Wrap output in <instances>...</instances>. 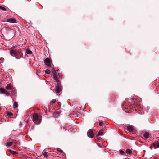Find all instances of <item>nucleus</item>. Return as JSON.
<instances>
[{
    "mask_svg": "<svg viewBox=\"0 0 159 159\" xmlns=\"http://www.w3.org/2000/svg\"><path fill=\"white\" fill-rule=\"evenodd\" d=\"M143 136L145 138H147L149 137V134L148 132H145L143 134Z\"/></svg>",
    "mask_w": 159,
    "mask_h": 159,
    "instance_id": "nucleus-11",
    "label": "nucleus"
},
{
    "mask_svg": "<svg viewBox=\"0 0 159 159\" xmlns=\"http://www.w3.org/2000/svg\"><path fill=\"white\" fill-rule=\"evenodd\" d=\"M33 121L34 122L36 125L40 124L41 120L39 119V116L37 113H34L33 115Z\"/></svg>",
    "mask_w": 159,
    "mask_h": 159,
    "instance_id": "nucleus-1",
    "label": "nucleus"
},
{
    "mask_svg": "<svg viewBox=\"0 0 159 159\" xmlns=\"http://www.w3.org/2000/svg\"><path fill=\"white\" fill-rule=\"evenodd\" d=\"M0 94H5L7 95H10V93L8 91L6 90L5 89L3 88H0Z\"/></svg>",
    "mask_w": 159,
    "mask_h": 159,
    "instance_id": "nucleus-3",
    "label": "nucleus"
},
{
    "mask_svg": "<svg viewBox=\"0 0 159 159\" xmlns=\"http://www.w3.org/2000/svg\"><path fill=\"white\" fill-rule=\"evenodd\" d=\"M127 129L130 132H132L133 130V126L132 125H129L127 127Z\"/></svg>",
    "mask_w": 159,
    "mask_h": 159,
    "instance_id": "nucleus-9",
    "label": "nucleus"
},
{
    "mask_svg": "<svg viewBox=\"0 0 159 159\" xmlns=\"http://www.w3.org/2000/svg\"><path fill=\"white\" fill-rule=\"evenodd\" d=\"M6 88L7 90L11 89L12 92V90L14 89V88H12L11 83L8 84L6 87Z\"/></svg>",
    "mask_w": 159,
    "mask_h": 159,
    "instance_id": "nucleus-8",
    "label": "nucleus"
},
{
    "mask_svg": "<svg viewBox=\"0 0 159 159\" xmlns=\"http://www.w3.org/2000/svg\"><path fill=\"white\" fill-rule=\"evenodd\" d=\"M53 71H52V73H53V76L54 75H56L57 74V72H56L55 70L54 69H52Z\"/></svg>",
    "mask_w": 159,
    "mask_h": 159,
    "instance_id": "nucleus-20",
    "label": "nucleus"
},
{
    "mask_svg": "<svg viewBox=\"0 0 159 159\" xmlns=\"http://www.w3.org/2000/svg\"><path fill=\"white\" fill-rule=\"evenodd\" d=\"M87 134L88 137L92 138L93 137L94 134L92 130L90 129L88 131Z\"/></svg>",
    "mask_w": 159,
    "mask_h": 159,
    "instance_id": "nucleus-6",
    "label": "nucleus"
},
{
    "mask_svg": "<svg viewBox=\"0 0 159 159\" xmlns=\"http://www.w3.org/2000/svg\"><path fill=\"white\" fill-rule=\"evenodd\" d=\"M120 154L122 155H125V152L122 150H120Z\"/></svg>",
    "mask_w": 159,
    "mask_h": 159,
    "instance_id": "nucleus-18",
    "label": "nucleus"
},
{
    "mask_svg": "<svg viewBox=\"0 0 159 159\" xmlns=\"http://www.w3.org/2000/svg\"><path fill=\"white\" fill-rule=\"evenodd\" d=\"M10 53L12 56H14L16 59H20V57H16V54L17 53V51L16 50H11L10 51Z\"/></svg>",
    "mask_w": 159,
    "mask_h": 159,
    "instance_id": "nucleus-4",
    "label": "nucleus"
},
{
    "mask_svg": "<svg viewBox=\"0 0 159 159\" xmlns=\"http://www.w3.org/2000/svg\"><path fill=\"white\" fill-rule=\"evenodd\" d=\"M103 131L102 130L100 131L98 133L97 135V137H98L99 136H101L103 135Z\"/></svg>",
    "mask_w": 159,
    "mask_h": 159,
    "instance_id": "nucleus-12",
    "label": "nucleus"
},
{
    "mask_svg": "<svg viewBox=\"0 0 159 159\" xmlns=\"http://www.w3.org/2000/svg\"><path fill=\"white\" fill-rule=\"evenodd\" d=\"M56 102V100L55 99H53L52 100V101L50 102V103H55Z\"/></svg>",
    "mask_w": 159,
    "mask_h": 159,
    "instance_id": "nucleus-24",
    "label": "nucleus"
},
{
    "mask_svg": "<svg viewBox=\"0 0 159 159\" xmlns=\"http://www.w3.org/2000/svg\"><path fill=\"white\" fill-rule=\"evenodd\" d=\"M62 89L61 86L60 84L58 82L57 84L56 87L55 92L57 94L59 93L61 91Z\"/></svg>",
    "mask_w": 159,
    "mask_h": 159,
    "instance_id": "nucleus-2",
    "label": "nucleus"
},
{
    "mask_svg": "<svg viewBox=\"0 0 159 159\" xmlns=\"http://www.w3.org/2000/svg\"><path fill=\"white\" fill-rule=\"evenodd\" d=\"M153 145L155 147L159 148V141L155 142L153 143Z\"/></svg>",
    "mask_w": 159,
    "mask_h": 159,
    "instance_id": "nucleus-10",
    "label": "nucleus"
},
{
    "mask_svg": "<svg viewBox=\"0 0 159 159\" xmlns=\"http://www.w3.org/2000/svg\"><path fill=\"white\" fill-rule=\"evenodd\" d=\"M53 76L54 79L55 80H56V82H57V83L58 82L59 83V82L58 81V80L57 79V75H54V76Z\"/></svg>",
    "mask_w": 159,
    "mask_h": 159,
    "instance_id": "nucleus-19",
    "label": "nucleus"
},
{
    "mask_svg": "<svg viewBox=\"0 0 159 159\" xmlns=\"http://www.w3.org/2000/svg\"><path fill=\"white\" fill-rule=\"evenodd\" d=\"M51 60L48 58H47L44 60V63L45 64L49 67H51Z\"/></svg>",
    "mask_w": 159,
    "mask_h": 159,
    "instance_id": "nucleus-5",
    "label": "nucleus"
},
{
    "mask_svg": "<svg viewBox=\"0 0 159 159\" xmlns=\"http://www.w3.org/2000/svg\"><path fill=\"white\" fill-rule=\"evenodd\" d=\"M59 69H57V70L56 71H59Z\"/></svg>",
    "mask_w": 159,
    "mask_h": 159,
    "instance_id": "nucleus-29",
    "label": "nucleus"
},
{
    "mask_svg": "<svg viewBox=\"0 0 159 159\" xmlns=\"http://www.w3.org/2000/svg\"><path fill=\"white\" fill-rule=\"evenodd\" d=\"M7 115L8 116H11L13 114L11 112H8L7 113Z\"/></svg>",
    "mask_w": 159,
    "mask_h": 159,
    "instance_id": "nucleus-25",
    "label": "nucleus"
},
{
    "mask_svg": "<svg viewBox=\"0 0 159 159\" xmlns=\"http://www.w3.org/2000/svg\"><path fill=\"white\" fill-rule=\"evenodd\" d=\"M11 153L12 154H14V155H15V154L17 153V152L16 151H12L11 152Z\"/></svg>",
    "mask_w": 159,
    "mask_h": 159,
    "instance_id": "nucleus-23",
    "label": "nucleus"
},
{
    "mask_svg": "<svg viewBox=\"0 0 159 159\" xmlns=\"http://www.w3.org/2000/svg\"><path fill=\"white\" fill-rule=\"evenodd\" d=\"M126 153L129 154H130L132 153L131 150L129 149H127Z\"/></svg>",
    "mask_w": 159,
    "mask_h": 159,
    "instance_id": "nucleus-15",
    "label": "nucleus"
},
{
    "mask_svg": "<svg viewBox=\"0 0 159 159\" xmlns=\"http://www.w3.org/2000/svg\"><path fill=\"white\" fill-rule=\"evenodd\" d=\"M57 150L58 151L60 152L61 153L63 152V151L61 149H58Z\"/></svg>",
    "mask_w": 159,
    "mask_h": 159,
    "instance_id": "nucleus-27",
    "label": "nucleus"
},
{
    "mask_svg": "<svg viewBox=\"0 0 159 159\" xmlns=\"http://www.w3.org/2000/svg\"><path fill=\"white\" fill-rule=\"evenodd\" d=\"M12 142H8L7 143L6 145L7 147H10L12 145Z\"/></svg>",
    "mask_w": 159,
    "mask_h": 159,
    "instance_id": "nucleus-14",
    "label": "nucleus"
},
{
    "mask_svg": "<svg viewBox=\"0 0 159 159\" xmlns=\"http://www.w3.org/2000/svg\"><path fill=\"white\" fill-rule=\"evenodd\" d=\"M0 9L4 11L6 10V9L5 7L1 6H0Z\"/></svg>",
    "mask_w": 159,
    "mask_h": 159,
    "instance_id": "nucleus-22",
    "label": "nucleus"
},
{
    "mask_svg": "<svg viewBox=\"0 0 159 159\" xmlns=\"http://www.w3.org/2000/svg\"><path fill=\"white\" fill-rule=\"evenodd\" d=\"M26 53L27 54H31L32 53V52L30 50L29 48L26 49Z\"/></svg>",
    "mask_w": 159,
    "mask_h": 159,
    "instance_id": "nucleus-16",
    "label": "nucleus"
},
{
    "mask_svg": "<svg viewBox=\"0 0 159 159\" xmlns=\"http://www.w3.org/2000/svg\"><path fill=\"white\" fill-rule=\"evenodd\" d=\"M7 21L10 23H16V20L13 18H9L7 20Z\"/></svg>",
    "mask_w": 159,
    "mask_h": 159,
    "instance_id": "nucleus-7",
    "label": "nucleus"
},
{
    "mask_svg": "<svg viewBox=\"0 0 159 159\" xmlns=\"http://www.w3.org/2000/svg\"><path fill=\"white\" fill-rule=\"evenodd\" d=\"M18 106V103L16 102H14L13 105V107L14 109H15L16 108H17Z\"/></svg>",
    "mask_w": 159,
    "mask_h": 159,
    "instance_id": "nucleus-13",
    "label": "nucleus"
},
{
    "mask_svg": "<svg viewBox=\"0 0 159 159\" xmlns=\"http://www.w3.org/2000/svg\"><path fill=\"white\" fill-rule=\"evenodd\" d=\"M45 73L47 74H49L50 73V70L47 69L45 70Z\"/></svg>",
    "mask_w": 159,
    "mask_h": 159,
    "instance_id": "nucleus-21",
    "label": "nucleus"
},
{
    "mask_svg": "<svg viewBox=\"0 0 159 159\" xmlns=\"http://www.w3.org/2000/svg\"><path fill=\"white\" fill-rule=\"evenodd\" d=\"M103 124V123L102 122H100V123H99V126H102V125Z\"/></svg>",
    "mask_w": 159,
    "mask_h": 159,
    "instance_id": "nucleus-28",
    "label": "nucleus"
},
{
    "mask_svg": "<svg viewBox=\"0 0 159 159\" xmlns=\"http://www.w3.org/2000/svg\"><path fill=\"white\" fill-rule=\"evenodd\" d=\"M43 154L42 155H41V156L43 157H45L46 158V159L47 158V157L48 156L46 154V152H43Z\"/></svg>",
    "mask_w": 159,
    "mask_h": 159,
    "instance_id": "nucleus-17",
    "label": "nucleus"
},
{
    "mask_svg": "<svg viewBox=\"0 0 159 159\" xmlns=\"http://www.w3.org/2000/svg\"><path fill=\"white\" fill-rule=\"evenodd\" d=\"M11 93H12L13 94H16V92L15 91V89L14 88V89L12 90V92L11 91Z\"/></svg>",
    "mask_w": 159,
    "mask_h": 159,
    "instance_id": "nucleus-26",
    "label": "nucleus"
}]
</instances>
